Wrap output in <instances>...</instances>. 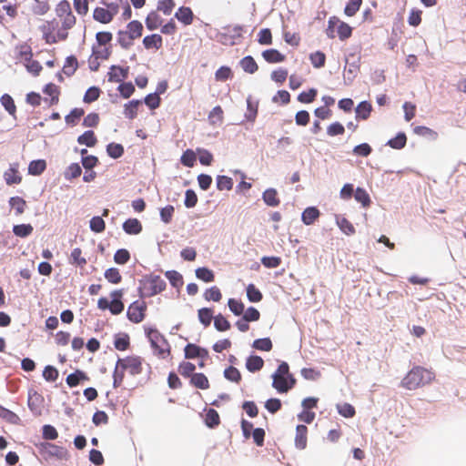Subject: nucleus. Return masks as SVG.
<instances>
[{"label": "nucleus", "mask_w": 466, "mask_h": 466, "mask_svg": "<svg viewBox=\"0 0 466 466\" xmlns=\"http://www.w3.org/2000/svg\"><path fill=\"white\" fill-rule=\"evenodd\" d=\"M434 380L435 373L431 369L415 366L402 379L400 386L414 390L431 383Z\"/></svg>", "instance_id": "f257e3e1"}, {"label": "nucleus", "mask_w": 466, "mask_h": 466, "mask_svg": "<svg viewBox=\"0 0 466 466\" xmlns=\"http://www.w3.org/2000/svg\"><path fill=\"white\" fill-rule=\"evenodd\" d=\"M42 37L46 44L53 45L65 41L68 37V32L60 25L56 18L46 21L41 26Z\"/></svg>", "instance_id": "f03ea898"}, {"label": "nucleus", "mask_w": 466, "mask_h": 466, "mask_svg": "<svg viewBox=\"0 0 466 466\" xmlns=\"http://www.w3.org/2000/svg\"><path fill=\"white\" fill-rule=\"evenodd\" d=\"M147 337L150 342L154 354L158 359H167L171 355V347L167 339L157 329H146Z\"/></svg>", "instance_id": "7ed1b4c3"}, {"label": "nucleus", "mask_w": 466, "mask_h": 466, "mask_svg": "<svg viewBox=\"0 0 466 466\" xmlns=\"http://www.w3.org/2000/svg\"><path fill=\"white\" fill-rule=\"evenodd\" d=\"M143 25L138 20L130 21L126 27V30H119L117 33V43L124 49H128L134 43V40L138 39L143 35Z\"/></svg>", "instance_id": "20e7f679"}, {"label": "nucleus", "mask_w": 466, "mask_h": 466, "mask_svg": "<svg viewBox=\"0 0 466 466\" xmlns=\"http://www.w3.org/2000/svg\"><path fill=\"white\" fill-rule=\"evenodd\" d=\"M56 19L59 21L63 29L67 32L76 24V18L72 12L71 5L67 0L60 1L56 6Z\"/></svg>", "instance_id": "39448f33"}, {"label": "nucleus", "mask_w": 466, "mask_h": 466, "mask_svg": "<svg viewBox=\"0 0 466 466\" xmlns=\"http://www.w3.org/2000/svg\"><path fill=\"white\" fill-rule=\"evenodd\" d=\"M337 31V35L341 41H345L350 38L352 35V27L341 21L339 17L333 15L330 16L328 21L327 35L329 38H334V31Z\"/></svg>", "instance_id": "423d86ee"}, {"label": "nucleus", "mask_w": 466, "mask_h": 466, "mask_svg": "<svg viewBox=\"0 0 466 466\" xmlns=\"http://www.w3.org/2000/svg\"><path fill=\"white\" fill-rule=\"evenodd\" d=\"M166 289V282L157 275H149L145 278L140 288L142 297H153Z\"/></svg>", "instance_id": "0eeeda50"}, {"label": "nucleus", "mask_w": 466, "mask_h": 466, "mask_svg": "<svg viewBox=\"0 0 466 466\" xmlns=\"http://www.w3.org/2000/svg\"><path fill=\"white\" fill-rule=\"evenodd\" d=\"M35 447L45 461L51 459L63 460L66 457V451L54 443L44 441L35 444Z\"/></svg>", "instance_id": "6e6552de"}, {"label": "nucleus", "mask_w": 466, "mask_h": 466, "mask_svg": "<svg viewBox=\"0 0 466 466\" xmlns=\"http://www.w3.org/2000/svg\"><path fill=\"white\" fill-rule=\"evenodd\" d=\"M107 7V9L104 7H96L93 12L94 20L101 24L110 23L118 13V5L112 3L109 4Z\"/></svg>", "instance_id": "1a4fd4ad"}, {"label": "nucleus", "mask_w": 466, "mask_h": 466, "mask_svg": "<svg viewBox=\"0 0 466 466\" xmlns=\"http://www.w3.org/2000/svg\"><path fill=\"white\" fill-rule=\"evenodd\" d=\"M119 360L123 364V368L126 369L130 375L136 376L142 373L144 363L142 357L131 355Z\"/></svg>", "instance_id": "9d476101"}, {"label": "nucleus", "mask_w": 466, "mask_h": 466, "mask_svg": "<svg viewBox=\"0 0 466 466\" xmlns=\"http://www.w3.org/2000/svg\"><path fill=\"white\" fill-rule=\"evenodd\" d=\"M147 303L143 300H136L127 309V318L133 323H140L145 319Z\"/></svg>", "instance_id": "9b49d317"}, {"label": "nucleus", "mask_w": 466, "mask_h": 466, "mask_svg": "<svg viewBox=\"0 0 466 466\" xmlns=\"http://www.w3.org/2000/svg\"><path fill=\"white\" fill-rule=\"evenodd\" d=\"M296 383V380L293 376L282 377V376H274L273 375V382L272 386L275 388L279 393L288 392Z\"/></svg>", "instance_id": "f8f14e48"}, {"label": "nucleus", "mask_w": 466, "mask_h": 466, "mask_svg": "<svg viewBox=\"0 0 466 466\" xmlns=\"http://www.w3.org/2000/svg\"><path fill=\"white\" fill-rule=\"evenodd\" d=\"M143 46L147 50H159L163 46V37L159 34H152L143 38Z\"/></svg>", "instance_id": "ddd939ff"}, {"label": "nucleus", "mask_w": 466, "mask_h": 466, "mask_svg": "<svg viewBox=\"0 0 466 466\" xmlns=\"http://www.w3.org/2000/svg\"><path fill=\"white\" fill-rule=\"evenodd\" d=\"M128 67H121L119 66H112L107 73L108 81L113 83L122 82L127 77Z\"/></svg>", "instance_id": "4468645a"}, {"label": "nucleus", "mask_w": 466, "mask_h": 466, "mask_svg": "<svg viewBox=\"0 0 466 466\" xmlns=\"http://www.w3.org/2000/svg\"><path fill=\"white\" fill-rule=\"evenodd\" d=\"M122 296V289H116L111 292V297L113 298V300L110 302L108 309L113 315H118L124 310V303L120 299Z\"/></svg>", "instance_id": "2eb2a0df"}, {"label": "nucleus", "mask_w": 466, "mask_h": 466, "mask_svg": "<svg viewBox=\"0 0 466 466\" xmlns=\"http://www.w3.org/2000/svg\"><path fill=\"white\" fill-rule=\"evenodd\" d=\"M185 358L186 359H195V358H202L205 359L208 356V352L206 349L200 348L199 346L188 343L185 349Z\"/></svg>", "instance_id": "dca6fc26"}, {"label": "nucleus", "mask_w": 466, "mask_h": 466, "mask_svg": "<svg viewBox=\"0 0 466 466\" xmlns=\"http://www.w3.org/2000/svg\"><path fill=\"white\" fill-rule=\"evenodd\" d=\"M261 56L264 60L269 64L282 63L286 59V56L284 54L274 48L264 50Z\"/></svg>", "instance_id": "f3484780"}, {"label": "nucleus", "mask_w": 466, "mask_h": 466, "mask_svg": "<svg viewBox=\"0 0 466 466\" xmlns=\"http://www.w3.org/2000/svg\"><path fill=\"white\" fill-rule=\"evenodd\" d=\"M308 428L305 425H298L296 428L295 445L298 449L303 450L307 447Z\"/></svg>", "instance_id": "a211bd4d"}, {"label": "nucleus", "mask_w": 466, "mask_h": 466, "mask_svg": "<svg viewBox=\"0 0 466 466\" xmlns=\"http://www.w3.org/2000/svg\"><path fill=\"white\" fill-rule=\"evenodd\" d=\"M175 17L185 25H189L193 23L194 14L189 7L181 6L176 12Z\"/></svg>", "instance_id": "6ab92c4d"}, {"label": "nucleus", "mask_w": 466, "mask_h": 466, "mask_svg": "<svg viewBox=\"0 0 466 466\" xmlns=\"http://www.w3.org/2000/svg\"><path fill=\"white\" fill-rule=\"evenodd\" d=\"M4 178L7 185L21 183L22 177L19 174L17 164L10 166V167L5 172Z\"/></svg>", "instance_id": "aec40b11"}, {"label": "nucleus", "mask_w": 466, "mask_h": 466, "mask_svg": "<svg viewBox=\"0 0 466 466\" xmlns=\"http://www.w3.org/2000/svg\"><path fill=\"white\" fill-rule=\"evenodd\" d=\"M27 57H33V50L31 46L28 43H21L15 46V58L17 62L22 60L23 58L26 59Z\"/></svg>", "instance_id": "412c9836"}, {"label": "nucleus", "mask_w": 466, "mask_h": 466, "mask_svg": "<svg viewBox=\"0 0 466 466\" xmlns=\"http://www.w3.org/2000/svg\"><path fill=\"white\" fill-rule=\"evenodd\" d=\"M146 26L148 30L154 31L161 26L163 19L157 11H151L145 19Z\"/></svg>", "instance_id": "4be33fe9"}, {"label": "nucleus", "mask_w": 466, "mask_h": 466, "mask_svg": "<svg viewBox=\"0 0 466 466\" xmlns=\"http://www.w3.org/2000/svg\"><path fill=\"white\" fill-rule=\"evenodd\" d=\"M126 369L123 368V364L118 359L113 372V387L115 389L120 387L124 381Z\"/></svg>", "instance_id": "5701e85b"}, {"label": "nucleus", "mask_w": 466, "mask_h": 466, "mask_svg": "<svg viewBox=\"0 0 466 466\" xmlns=\"http://www.w3.org/2000/svg\"><path fill=\"white\" fill-rule=\"evenodd\" d=\"M262 199L269 207H278L280 204V199L275 188L266 189L262 194Z\"/></svg>", "instance_id": "b1692460"}, {"label": "nucleus", "mask_w": 466, "mask_h": 466, "mask_svg": "<svg viewBox=\"0 0 466 466\" xmlns=\"http://www.w3.org/2000/svg\"><path fill=\"white\" fill-rule=\"evenodd\" d=\"M123 229L130 235H137L142 231V225L137 218H128L123 223Z\"/></svg>", "instance_id": "393cba45"}, {"label": "nucleus", "mask_w": 466, "mask_h": 466, "mask_svg": "<svg viewBox=\"0 0 466 466\" xmlns=\"http://www.w3.org/2000/svg\"><path fill=\"white\" fill-rule=\"evenodd\" d=\"M142 104L141 100L134 99L125 104L124 106V115L128 119H134L138 111V107Z\"/></svg>", "instance_id": "a878e982"}, {"label": "nucleus", "mask_w": 466, "mask_h": 466, "mask_svg": "<svg viewBox=\"0 0 466 466\" xmlns=\"http://www.w3.org/2000/svg\"><path fill=\"white\" fill-rule=\"evenodd\" d=\"M319 210L315 207L307 208L301 216V219L305 225L313 224L316 219L319 217Z\"/></svg>", "instance_id": "bb28decb"}, {"label": "nucleus", "mask_w": 466, "mask_h": 466, "mask_svg": "<svg viewBox=\"0 0 466 466\" xmlns=\"http://www.w3.org/2000/svg\"><path fill=\"white\" fill-rule=\"evenodd\" d=\"M258 109V103L252 100L250 96L247 98V111L245 113V118L249 122H254Z\"/></svg>", "instance_id": "cd10ccee"}, {"label": "nucleus", "mask_w": 466, "mask_h": 466, "mask_svg": "<svg viewBox=\"0 0 466 466\" xmlns=\"http://www.w3.org/2000/svg\"><path fill=\"white\" fill-rule=\"evenodd\" d=\"M264 366V360L261 357L253 355L248 358L246 368L250 372L260 370Z\"/></svg>", "instance_id": "c85d7f7f"}, {"label": "nucleus", "mask_w": 466, "mask_h": 466, "mask_svg": "<svg viewBox=\"0 0 466 466\" xmlns=\"http://www.w3.org/2000/svg\"><path fill=\"white\" fill-rule=\"evenodd\" d=\"M241 68L248 74H254L258 71V66L251 56H247L239 61Z\"/></svg>", "instance_id": "c756f323"}, {"label": "nucleus", "mask_w": 466, "mask_h": 466, "mask_svg": "<svg viewBox=\"0 0 466 466\" xmlns=\"http://www.w3.org/2000/svg\"><path fill=\"white\" fill-rule=\"evenodd\" d=\"M0 102H1L2 106L5 107V109L14 118H16V106H15V101L12 98V96L8 94H4L0 98Z\"/></svg>", "instance_id": "7c9ffc66"}, {"label": "nucleus", "mask_w": 466, "mask_h": 466, "mask_svg": "<svg viewBox=\"0 0 466 466\" xmlns=\"http://www.w3.org/2000/svg\"><path fill=\"white\" fill-rule=\"evenodd\" d=\"M190 383L198 389L207 390L209 388V381L203 373H194L191 376Z\"/></svg>", "instance_id": "2f4dec72"}, {"label": "nucleus", "mask_w": 466, "mask_h": 466, "mask_svg": "<svg viewBox=\"0 0 466 466\" xmlns=\"http://www.w3.org/2000/svg\"><path fill=\"white\" fill-rule=\"evenodd\" d=\"M77 142L80 145H86V147H93L97 143V139L94 131L87 130L77 137Z\"/></svg>", "instance_id": "473e14b6"}, {"label": "nucleus", "mask_w": 466, "mask_h": 466, "mask_svg": "<svg viewBox=\"0 0 466 466\" xmlns=\"http://www.w3.org/2000/svg\"><path fill=\"white\" fill-rule=\"evenodd\" d=\"M371 110V104L367 101H362L356 107V117L366 120L370 117Z\"/></svg>", "instance_id": "72a5a7b5"}, {"label": "nucleus", "mask_w": 466, "mask_h": 466, "mask_svg": "<svg viewBox=\"0 0 466 466\" xmlns=\"http://www.w3.org/2000/svg\"><path fill=\"white\" fill-rule=\"evenodd\" d=\"M198 320L204 327H208L215 318L213 315V310L210 308H202L198 310Z\"/></svg>", "instance_id": "f704fd0d"}, {"label": "nucleus", "mask_w": 466, "mask_h": 466, "mask_svg": "<svg viewBox=\"0 0 466 466\" xmlns=\"http://www.w3.org/2000/svg\"><path fill=\"white\" fill-rule=\"evenodd\" d=\"M203 297L207 301L219 302L222 299V293L218 287L212 286L205 290Z\"/></svg>", "instance_id": "c9c22d12"}, {"label": "nucleus", "mask_w": 466, "mask_h": 466, "mask_svg": "<svg viewBox=\"0 0 466 466\" xmlns=\"http://www.w3.org/2000/svg\"><path fill=\"white\" fill-rule=\"evenodd\" d=\"M46 168V163L44 159L33 160L29 163L28 173L34 176L41 175Z\"/></svg>", "instance_id": "e433bc0d"}, {"label": "nucleus", "mask_w": 466, "mask_h": 466, "mask_svg": "<svg viewBox=\"0 0 466 466\" xmlns=\"http://www.w3.org/2000/svg\"><path fill=\"white\" fill-rule=\"evenodd\" d=\"M78 67V62L76 56H70L66 57L64 66H63V72L65 75L71 76L75 74Z\"/></svg>", "instance_id": "4c0bfd02"}, {"label": "nucleus", "mask_w": 466, "mask_h": 466, "mask_svg": "<svg viewBox=\"0 0 466 466\" xmlns=\"http://www.w3.org/2000/svg\"><path fill=\"white\" fill-rule=\"evenodd\" d=\"M44 93L50 96V105H56L59 101L60 91L56 85L53 83L47 84L44 88Z\"/></svg>", "instance_id": "58836bf2"}, {"label": "nucleus", "mask_w": 466, "mask_h": 466, "mask_svg": "<svg viewBox=\"0 0 466 466\" xmlns=\"http://www.w3.org/2000/svg\"><path fill=\"white\" fill-rule=\"evenodd\" d=\"M84 115L85 110L83 108L76 107L66 116L65 120L67 125L75 126Z\"/></svg>", "instance_id": "ea45409f"}, {"label": "nucleus", "mask_w": 466, "mask_h": 466, "mask_svg": "<svg viewBox=\"0 0 466 466\" xmlns=\"http://www.w3.org/2000/svg\"><path fill=\"white\" fill-rule=\"evenodd\" d=\"M88 380L86 373L81 370H76V372L71 373L66 377V383L69 387L73 388L77 386L81 380Z\"/></svg>", "instance_id": "a19ab883"}, {"label": "nucleus", "mask_w": 466, "mask_h": 466, "mask_svg": "<svg viewBox=\"0 0 466 466\" xmlns=\"http://www.w3.org/2000/svg\"><path fill=\"white\" fill-rule=\"evenodd\" d=\"M205 423L209 428H215L219 425L220 418L218 411L214 409H209L206 413Z\"/></svg>", "instance_id": "79ce46f5"}, {"label": "nucleus", "mask_w": 466, "mask_h": 466, "mask_svg": "<svg viewBox=\"0 0 466 466\" xmlns=\"http://www.w3.org/2000/svg\"><path fill=\"white\" fill-rule=\"evenodd\" d=\"M50 10V5L47 0H35L32 11L35 15H44Z\"/></svg>", "instance_id": "37998d69"}, {"label": "nucleus", "mask_w": 466, "mask_h": 466, "mask_svg": "<svg viewBox=\"0 0 466 466\" xmlns=\"http://www.w3.org/2000/svg\"><path fill=\"white\" fill-rule=\"evenodd\" d=\"M196 277L204 282H212L215 279L214 272L206 267L197 268Z\"/></svg>", "instance_id": "c03bdc74"}, {"label": "nucleus", "mask_w": 466, "mask_h": 466, "mask_svg": "<svg viewBox=\"0 0 466 466\" xmlns=\"http://www.w3.org/2000/svg\"><path fill=\"white\" fill-rule=\"evenodd\" d=\"M337 225L346 235L350 236L355 233V228L346 218L338 217Z\"/></svg>", "instance_id": "a18cd8bd"}, {"label": "nucleus", "mask_w": 466, "mask_h": 466, "mask_svg": "<svg viewBox=\"0 0 466 466\" xmlns=\"http://www.w3.org/2000/svg\"><path fill=\"white\" fill-rule=\"evenodd\" d=\"M247 297L250 302H259L263 299L262 293L254 284L247 286Z\"/></svg>", "instance_id": "49530a36"}, {"label": "nucleus", "mask_w": 466, "mask_h": 466, "mask_svg": "<svg viewBox=\"0 0 466 466\" xmlns=\"http://www.w3.org/2000/svg\"><path fill=\"white\" fill-rule=\"evenodd\" d=\"M309 60L315 68H321L326 63V55L321 51H316L309 55Z\"/></svg>", "instance_id": "de8ad7c7"}, {"label": "nucleus", "mask_w": 466, "mask_h": 466, "mask_svg": "<svg viewBox=\"0 0 466 466\" xmlns=\"http://www.w3.org/2000/svg\"><path fill=\"white\" fill-rule=\"evenodd\" d=\"M355 199L360 202L364 208L370 205V198L368 192L362 187H357L354 193Z\"/></svg>", "instance_id": "09e8293b"}, {"label": "nucleus", "mask_w": 466, "mask_h": 466, "mask_svg": "<svg viewBox=\"0 0 466 466\" xmlns=\"http://www.w3.org/2000/svg\"><path fill=\"white\" fill-rule=\"evenodd\" d=\"M406 135L404 133H399L395 137L390 139L387 145L394 149H401L406 146Z\"/></svg>", "instance_id": "8fccbe9b"}, {"label": "nucleus", "mask_w": 466, "mask_h": 466, "mask_svg": "<svg viewBox=\"0 0 466 466\" xmlns=\"http://www.w3.org/2000/svg\"><path fill=\"white\" fill-rule=\"evenodd\" d=\"M362 0H349L344 8V14L347 16H354L360 10Z\"/></svg>", "instance_id": "3c124183"}, {"label": "nucleus", "mask_w": 466, "mask_h": 466, "mask_svg": "<svg viewBox=\"0 0 466 466\" xmlns=\"http://www.w3.org/2000/svg\"><path fill=\"white\" fill-rule=\"evenodd\" d=\"M10 206L15 210L16 215H21L25 212L26 202L20 197H12L9 199Z\"/></svg>", "instance_id": "603ef678"}, {"label": "nucleus", "mask_w": 466, "mask_h": 466, "mask_svg": "<svg viewBox=\"0 0 466 466\" xmlns=\"http://www.w3.org/2000/svg\"><path fill=\"white\" fill-rule=\"evenodd\" d=\"M0 418L4 419L9 423L18 424L20 421V418L15 412L5 409V407L0 405Z\"/></svg>", "instance_id": "864d4df0"}, {"label": "nucleus", "mask_w": 466, "mask_h": 466, "mask_svg": "<svg viewBox=\"0 0 466 466\" xmlns=\"http://www.w3.org/2000/svg\"><path fill=\"white\" fill-rule=\"evenodd\" d=\"M337 410L344 418H352L356 413L355 408L347 402L337 404Z\"/></svg>", "instance_id": "5fc2aeb1"}, {"label": "nucleus", "mask_w": 466, "mask_h": 466, "mask_svg": "<svg viewBox=\"0 0 466 466\" xmlns=\"http://www.w3.org/2000/svg\"><path fill=\"white\" fill-rule=\"evenodd\" d=\"M70 262L83 268L86 264V259L82 256L80 248H76L70 254Z\"/></svg>", "instance_id": "6e6d98bb"}, {"label": "nucleus", "mask_w": 466, "mask_h": 466, "mask_svg": "<svg viewBox=\"0 0 466 466\" xmlns=\"http://www.w3.org/2000/svg\"><path fill=\"white\" fill-rule=\"evenodd\" d=\"M175 5L176 4L174 0H160L157 3V11L162 12L166 15H169Z\"/></svg>", "instance_id": "4d7b16f0"}, {"label": "nucleus", "mask_w": 466, "mask_h": 466, "mask_svg": "<svg viewBox=\"0 0 466 466\" xmlns=\"http://www.w3.org/2000/svg\"><path fill=\"white\" fill-rule=\"evenodd\" d=\"M105 278L112 284H118L122 280V276L116 268H110L105 271Z\"/></svg>", "instance_id": "13d9d810"}, {"label": "nucleus", "mask_w": 466, "mask_h": 466, "mask_svg": "<svg viewBox=\"0 0 466 466\" xmlns=\"http://www.w3.org/2000/svg\"><path fill=\"white\" fill-rule=\"evenodd\" d=\"M228 308L230 311L236 315L240 316L243 314L245 309V305L242 301L238 300L236 299H229L228 301Z\"/></svg>", "instance_id": "bf43d9fd"}, {"label": "nucleus", "mask_w": 466, "mask_h": 466, "mask_svg": "<svg viewBox=\"0 0 466 466\" xmlns=\"http://www.w3.org/2000/svg\"><path fill=\"white\" fill-rule=\"evenodd\" d=\"M33 229L30 224H20L14 226L13 232L17 237L25 238L33 232Z\"/></svg>", "instance_id": "052dcab7"}, {"label": "nucleus", "mask_w": 466, "mask_h": 466, "mask_svg": "<svg viewBox=\"0 0 466 466\" xmlns=\"http://www.w3.org/2000/svg\"><path fill=\"white\" fill-rule=\"evenodd\" d=\"M317 94H318L317 89L310 88L308 91L301 92L298 96V100L303 104H309L315 100Z\"/></svg>", "instance_id": "680f3d73"}, {"label": "nucleus", "mask_w": 466, "mask_h": 466, "mask_svg": "<svg viewBox=\"0 0 466 466\" xmlns=\"http://www.w3.org/2000/svg\"><path fill=\"white\" fill-rule=\"evenodd\" d=\"M214 326L218 331H227L231 327L229 321L222 314L215 316Z\"/></svg>", "instance_id": "e2e57ef3"}, {"label": "nucleus", "mask_w": 466, "mask_h": 466, "mask_svg": "<svg viewBox=\"0 0 466 466\" xmlns=\"http://www.w3.org/2000/svg\"><path fill=\"white\" fill-rule=\"evenodd\" d=\"M196 154L192 149H187L181 156V163L187 167H192L196 163Z\"/></svg>", "instance_id": "0e129e2a"}, {"label": "nucleus", "mask_w": 466, "mask_h": 466, "mask_svg": "<svg viewBox=\"0 0 466 466\" xmlns=\"http://www.w3.org/2000/svg\"><path fill=\"white\" fill-rule=\"evenodd\" d=\"M233 76L232 70L229 66H223L219 67L215 73L217 81H227Z\"/></svg>", "instance_id": "69168bd1"}, {"label": "nucleus", "mask_w": 466, "mask_h": 466, "mask_svg": "<svg viewBox=\"0 0 466 466\" xmlns=\"http://www.w3.org/2000/svg\"><path fill=\"white\" fill-rule=\"evenodd\" d=\"M100 93L101 91L97 86H91L86 90L83 101L87 104L95 102L98 99Z\"/></svg>", "instance_id": "338daca9"}, {"label": "nucleus", "mask_w": 466, "mask_h": 466, "mask_svg": "<svg viewBox=\"0 0 466 466\" xmlns=\"http://www.w3.org/2000/svg\"><path fill=\"white\" fill-rule=\"evenodd\" d=\"M114 346L117 350H127L130 346V339L127 334H123L115 339Z\"/></svg>", "instance_id": "774afa93"}]
</instances>
